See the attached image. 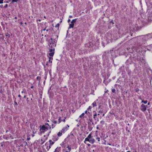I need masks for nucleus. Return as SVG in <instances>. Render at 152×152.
Instances as JSON below:
<instances>
[{
	"label": "nucleus",
	"instance_id": "obj_1",
	"mask_svg": "<svg viewBox=\"0 0 152 152\" xmlns=\"http://www.w3.org/2000/svg\"><path fill=\"white\" fill-rule=\"evenodd\" d=\"M48 128L45 126L44 125H42L40 129V131L41 133H44L45 131L47 130Z\"/></svg>",
	"mask_w": 152,
	"mask_h": 152
},
{
	"label": "nucleus",
	"instance_id": "obj_2",
	"mask_svg": "<svg viewBox=\"0 0 152 152\" xmlns=\"http://www.w3.org/2000/svg\"><path fill=\"white\" fill-rule=\"evenodd\" d=\"M77 20V19L73 20L71 22V24H69V28H73L74 26V23H75Z\"/></svg>",
	"mask_w": 152,
	"mask_h": 152
},
{
	"label": "nucleus",
	"instance_id": "obj_3",
	"mask_svg": "<svg viewBox=\"0 0 152 152\" xmlns=\"http://www.w3.org/2000/svg\"><path fill=\"white\" fill-rule=\"evenodd\" d=\"M91 134H89L87 137L85 139V140L84 141V143H86V142L87 141H88L89 142L90 141V139L91 138Z\"/></svg>",
	"mask_w": 152,
	"mask_h": 152
},
{
	"label": "nucleus",
	"instance_id": "obj_4",
	"mask_svg": "<svg viewBox=\"0 0 152 152\" xmlns=\"http://www.w3.org/2000/svg\"><path fill=\"white\" fill-rule=\"evenodd\" d=\"M147 107V106H145L144 104H142L141 105L140 109L142 111H145L146 110Z\"/></svg>",
	"mask_w": 152,
	"mask_h": 152
},
{
	"label": "nucleus",
	"instance_id": "obj_5",
	"mask_svg": "<svg viewBox=\"0 0 152 152\" xmlns=\"http://www.w3.org/2000/svg\"><path fill=\"white\" fill-rule=\"evenodd\" d=\"M54 48H52L50 49V52L51 53H49V55L50 56H53L54 54Z\"/></svg>",
	"mask_w": 152,
	"mask_h": 152
},
{
	"label": "nucleus",
	"instance_id": "obj_6",
	"mask_svg": "<svg viewBox=\"0 0 152 152\" xmlns=\"http://www.w3.org/2000/svg\"><path fill=\"white\" fill-rule=\"evenodd\" d=\"M49 145V144L48 143V142H46L45 144V146H46V149L47 150H49L50 148H51V146L50 145H49V146H48V145Z\"/></svg>",
	"mask_w": 152,
	"mask_h": 152
},
{
	"label": "nucleus",
	"instance_id": "obj_7",
	"mask_svg": "<svg viewBox=\"0 0 152 152\" xmlns=\"http://www.w3.org/2000/svg\"><path fill=\"white\" fill-rule=\"evenodd\" d=\"M95 141L94 139H92L90 140L89 142L92 144H93Z\"/></svg>",
	"mask_w": 152,
	"mask_h": 152
},
{
	"label": "nucleus",
	"instance_id": "obj_8",
	"mask_svg": "<svg viewBox=\"0 0 152 152\" xmlns=\"http://www.w3.org/2000/svg\"><path fill=\"white\" fill-rule=\"evenodd\" d=\"M49 142L50 143V146L51 145H52L54 143V142L52 141V140H49Z\"/></svg>",
	"mask_w": 152,
	"mask_h": 152
},
{
	"label": "nucleus",
	"instance_id": "obj_9",
	"mask_svg": "<svg viewBox=\"0 0 152 152\" xmlns=\"http://www.w3.org/2000/svg\"><path fill=\"white\" fill-rule=\"evenodd\" d=\"M62 134V132L61 131L59 132L57 134L58 136L60 137L61 136Z\"/></svg>",
	"mask_w": 152,
	"mask_h": 152
},
{
	"label": "nucleus",
	"instance_id": "obj_10",
	"mask_svg": "<svg viewBox=\"0 0 152 152\" xmlns=\"http://www.w3.org/2000/svg\"><path fill=\"white\" fill-rule=\"evenodd\" d=\"M85 115V114L84 113H83L81 115H80L79 116V117L80 118H82L83 117V116Z\"/></svg>",
	"mask_w": 152,
	"mask_h": 152
},
{
	"label": "nucleus",
	"instance_id": "obj_11",
	"mask_svg": "<svg viewBox=\"0 0 152 152\" xmlns=\"http://www.w3.org/2000/svg\"><path fill=\"white\" fill-rule=\"evenodd\" d=\"M92 105H93V107L96 106V102H94L92 103Z\"/></svg>",
	"mask_w": 152,
	"mask_h": 152
},
{
	"label": "nucleus",
	"instance_id": "obj_12",
	"mask_svg": "<svg viewBox=\"0 0 152 152\" xmlns=\"http://www.w3.org/2000/svg\"><path fill=\"white\" fill-rule=\"evenodd\" d=\"M66 130V129L65 128H64L63 129H62V130L61 131L62 132H64V131L65 130Z\"/></svg>",
	"mask_w": 152,
	"mask_h": 152
},
{
	"label": "nucleus",
	"instance_id": "obj_13",
	"mask_svg": "<svg viewBox=\"0 0 152 152\" xmlns=\"http://www.w3.org/2000/svg\"><path fill=\"white\" fill-rule=\"evenodd\" d=\"M142 102L144 103L145 104H146L147 102V100H146V101L142 100Z\"/></svg>",
	"mask_w": 152,
	"mask_h": 152
},
{
	"label": "nucleus",
	"instance_id": "obj_14",
	"mask_svg": "<svg viewBox=\"0 0 152 152\" xmlns=\"http://www.w3.org/2000/svg\"><path fill=\"white\" fill-rule=\"evenodd\" d=\"M37 79L39 81H40V79H41V77H40L38 76L37 77Z\"/></svg>",
	"mask_w": 152,
	"mask_h": 152
},
{
	"label": "nucleus",
	"instance_id": "obj_15",
	"mask_svg": "<svg viewBox=\"0 0 152 152\" xmlns=\"http://www.w3.org/2000/svg\"><path fill=\"white\" fill-rule=\"evenodd\" d=\"M61 121H62V120L61 119V117H60L58 119V123H60Z\"/></svg>",
	"mask_w": 152,
	"mask_h": 152
},
{
	"label": "nucleus",
	"instance_id": "obj_16",
	"mask_svg": "<svg viewBox=\"0 0 152 152\" xmlns=\"http://www.w3.org/2000/svg\"><path fill=\"white\" fill-rule=\"evenodd\" d=\"M112 91L113 93H115V90L114 88H113L112 90Z\"/></svg>",
	"mask_w": 152,
	"mask_h": 152
},
{
	"label": "nucleus",
	"instance_id": "obj_17",
	"mask_svg": "<svg viewBox=\"0 0 152 152\" xmlns=\"http://www.w3.org/2000/svg\"><path fill=\"white\" fill-rule=\"evenodd\" d=\"M97 115V114L96 113H95V114H94V119L95 120H96V119H95V117H96V116Z\"/></svg>",
	"mask_w": 152,
	"mask_h": 152
},
{
	"label": "nucleus",
	"instance_id": "obj_18",
	"mask_svg": "<svg viewBox=\"0 0 152 152\" xmlns=\"http://www.w3.org/2000/svg\"><path fill=\"white\" fill-rule=\"evenodd\" d=\"M67 148H68V150L69 151H70L71 150V148L70 147H69V146H68Z\"/></svg>",
	"mask_w": 152,
	"mask_h": 152
},
{
	"label": "nucleus",
	"instance_id": "obj_19",
	"mask_svg": "<svg viewBox=\"0 0 152 152\" xmlns=\"http://www.w3.org/2000/svg\"><path fill=\"white\" fill-rule=\"evenodd\" d=\"M59 23H58L56 25V26H55V27L56 28L57 27H59Z\"/></svg>",
	"mask_w": 152,
	"mask_h": 152
},
{
	"label": "nucleus",
	"instance_id": "obj_20",
	"mask_svg": "<svg viewBox=\"0 0 152 152\" xmlns=\"http://www.w3.org/2000/svg\"><path fill=\"white\" fill-rule=\"evenodd\" d=\"M53 59V58L51 57H50L49 58V62H50L52 63V61H50V60H51V59Z\"/></svg>",
	"mask_w": 152,
	"mask_h": 152
},
{
	"label": "nucleus",
	"instance_id": "obj_21",
	"mask_svg": "<svg viewBox=\"0 0 152 152\" xmlns=\"http://www.w3.org/2000/svg\"><path fill=\"white\" fill-rule=\"evenodd\" d=\"M3 0H0V4H2L3 3Z\"/></svg>",
	"mask_w": 152,
	"mask_h": 152
},
{
	"label": "nucleus",
	"instance_id": "obj_22",
	"mask_svg": "<svg viewBox=\"0 0 152 152\" xmlns=\"http://www.w3.org/2000/svg\"><path fill=\"white\" fill-rule=\"evenodd\" d=\"M53 122L54 124H56L57 123V121H54Z\"/></svg>",
	"mask_w": 152,
	"mask_h": 152
},
{
	"label": "nucleus",
	"instance_id": "obj_23",
	"mask_svg": "<svg viewBox=\"0 0 152 152\" xmlns=\"http://www.w3.org/2000/svg\"><path fill=\"white\" fill-rule=\"evenodd\" d=\"M17 0H12V2H17Z\"/></svg>",
	"mask_w": 152,
	"mask_h": 152
},
{
	"label": "nucleus",
	"instance_id": "obj_24",
	"mask_svg": "<svg viewBox=\"0 0 152 152\" xmlns=\"http://www.w3.org/2000/svg\"><path fill=\"white\" fill-rule=\"evenodd\" d=\"M41 141L42 142V143L41 144H43L44 143V141H43V140H42V139H41Z\"/></svg>",
	"mask_w": 152,
	"mask_h": 152
},
{
	"label": "nucleus",
	"instance_id": "obj_25",
	"mask_svg": "<svg viewBox=\"0 0 152 152\" xmlns=\"http://www.w3.org/2000/svg\"><path fill=\"white\" fill-rule=\"evenodd\" d=\"M100 123H101L102 124H104V121H101Z\"/></svg>",
	"mask_w": 152,
	"mask_h": 152
},
{
	"label": "nucleus",
	"instance_id": "obj_26",
	"mask_svg": "<svg viewBox=\"0 0 152 152\" xmlns=\"http://www.w3.org/2000/svg\"><path fill=\"white\" fill-rule=\"evenodd\" d=\"M8 6V5L7 4H6L4 6V8H6Z\"/></svg>",
	"mask_w": 152,
	"mask_h": 152
},
{
	"label": "nucleus",
	"instance_id": "obj_27",
	"mask_svg": "<svg viewBox=\"0 0 152 152\" xmlns=\"http://www.w3.org/2000/svg\"><path fill=\"white\" fill-rule=\"evenodd\" d=\"M96 139L97 140H98V141L99 142L100 141V138L99 137H98V138H97Z\"/></svg>",
	"mask_w": 152,
	"mask_h": 152
},
{
	"label": "nucleus",
	"instance_id": "obj_28",
	"mask_svg": "<svg viewBox=\"0 0 152 152\" xmlns=\"http://www.w3.org/2000/svg\"><path fill=\"white\" fill-rule=\"evenodd\" d=\"M139 91V89H136V92H138V91Z\"/></svg>",
	"mask_w": 152,
	"mask_h": 152
},
{
	"label": "nucleus",
	"instance_id": "obj_29",
	"mask_svg": "<svg viewBox=\"0 0 152 152\" xmlns=\"http://www.w3.org/2000/svg\"><path fill=\"white\" fill-rule=\"evenodd\" d=\"M70 21H71V20H70V19H69L68 20V23H69V22Z\"/></svg>",
	"mask_w": 152,
	"mask_h": 152
},
{
	"label": "nucleus",
	"instance_id": "obj_30",
	"mask_svg": "<svg viewBox=\"0 0 152 152\" xmlns=\"http://www.w3.org/2000/svg\"><path fill=\"white\" fill-rule=\"evenodd\" d=\"M52 48H53V47H52V46L51 45V46H50V49H52Z\"/></svg>",
	"mask_w": 152,
	"mask_h": 152
},
{
	"label": "nucleus",
	"instance_id": "obj_31",
	"mask_svg": "<svg viewBox=\"0 0 152 152\" xmlns=\"http://www.w3.org/2000/svg\"><path fill=\"white\" fill-rule=\"evenodd\" d=\"M15 104L16 105H18V104H17V103L16 102H15Z\"/></svg>",
	"mask_w": 152,
	"mask_h": 152
},
{
	"label": "nucleus",
	"instance_id": "obj_32",
	"mask_svg": "<svg viewBox=\"0 0 152 152\" xmlns=\"http://www.w3.org/2000/svg\"><path fill=\"white\" fill-rule=\"evenodd\" d=\"M70 135L72 136H74L73 134V133H71Z\"/></svg>",
	"mask_w": 152,
	"mask_h": 152
},
{
	"label": "nucleus",
	"instance_id": "obj_33",
	"mask_svg": "<svg viewBox=\"0 0 152 152\" xmlns=\"http://www.w3.org/2000/svg\"><path fill=\"white\" fill-rule=\"evenodd\" d=\"M25 92H26L25 91H22V93H25Z\"/></svg>",
	"mask_w": 152,
	"mask_h": 152
},
{
	"label": "nucleus",
	"instance_id": "obj_34",
	"mask_svg": "<svg viewBox=\"0 0 152 152\" xmlns=\"http://www.w3.org/2000/svg\"><path fill=\"white\" fill-rule=\"evenodd\" d=\"M62 121H63L64 122H65V119H63V120H62Z\"/></svg>",
	"mask_w": 152,
	"mask_h": 152
},
{
	"label": "nucleus",
	"instance_id": "obj_35",
	"mask_svg": "<svg viewBox=\"0 0 152 152\" xmlns=\"http://www.w3.org/2000/svg\"><path fill=\"white\" fill-rule=\"evenodd\" d=\"M6 36L7 37L8 36V37H9V35L8 34H6Z\"/></svg>",
	"mask_w": 152,
	"mask_h": 152
},
{
	"label": "nucleus",
	"instance_id": "obj_36",
	"mask_svg": "<svg viewBox=\"0 0 152 152\" xmlns=\"http://www.w3.org/2000/svg\"><path fill=\"white\" fill-rule=\"evenodd\" d=\"M111 23H112L113 24H114V23L113 22V20H112V21H111V22H110Z\"/></svg>",
	"mask_w": 152,
	"mask_h": 152
},
{
	"label": "nucleus",
	"instance_id": "obj_37",
	"mask_svg": "<svg viewBox=\"0 0 152 152\" xmlns=\"http://www.w3.org/2000/svg\"><path fill=\"white\" fill-rule=\"evenodd\" d=\"M39 21V22H40V21H41V20H40V19H39V20H37V21Z\"/></svg>",
	"mask_w": 152,
	"mask_h": 152
},
{
	"label": "nucleus",
	"instance_id": "obj_38",
	"mask_svg": "<svg viewBox=\"0 0 152 152\" xmlns=\"http://www.w3.org/2000/svg\"><path fill=\"white\" fill-rule=\"evenodd\" d=\"M69 18H72V16H71V15H69Z\"/></svg>",
	"mask_w": 152,
	"mask_h": 152
},
{
	"label": "nucleus",
	"instance_id": "obj_39",
	"mask_svg": "<svg viewBox=\"0 0 152 152\" xmlns=\"http://www.w3.org/2000/svg\"><path fill=\"white\" fill-rule=\"evenodd\" d=\"M87 113V110H86V111H85V113L86 114V113Z\"/></svg>",
	"mask_w": 152,
	"mask_h": 152
},
{
	"label": "nucleus",
	"instance_id": "obj_40",
	"mask_svg": "<svg viewBox=\"0 0 152 152\" xmlns=\"http://www.w3.org/2000/svg\"><path fill=\"white\" fill-rule=\"evenodd\" d=\"M20 23L21 25H22L23 24V23L22 22H20Z\"/></svg>",
	"mask_w": 152,
	"mask_h": 152
},
{
	"label": "nucleus",
	"instance_id": "obj_41",
	"mask_svg": "<svg viewBox=\"0 0 152 152\" xmlns=\"http://www.w3.org/2000/svg\"><path fill=\"white\" fill-rule=\"evenodd\" d=\"M18 97H21V96L19 94L18 95Z\"/></svg>",
	"mask_w": 152,
	"mask_h": 152
},
{
	"label": "nucleus",
	"instance_id": "obj_42",
	"mask_svg": "<svg viewBox=\"0 0 152 152\" xmlns=\"http://www.w3.org/2000/svg\"><path fill=\"white\" fill-rule=\"evenodd\" d=\"M91 107H90V106H89V107L88 108V109H91Z\"/></svg>",
	"mask_w": 152,
	"mask_h": 152
},
{
	"label": "nucleus",
	"instance_id": "obj_43",
	"mask_svg": "<svg viewBox=\"0 0 152 152\" xmlns=\"http://www.w3.org/2000/svg\"><path fill=\"white\" fill-rule=\"evenodd\" d=\"M15 19H17V17H15Z\"/></svg>",
	"mask_w": 152,
	"mask_h": 152
},
{
	"label": "nucleus",
	"instance_id": "obj_44",
	"mask_svg": "<svg viewBox=\"0 0 152 152\" xmlns=\"http://www.w3.org/2000/svg\"><path fill=\"white\" fill-rule=\"evenodd\" d=\"M46 27L43 29V31H45L46 30Z\"/></svg>",
	"mask_w": 152,
	"mask_h": 152
},
{
	"label": "nucleus",
	"instance_id": "obj_45",
	"mask_svg": "<svg viewBox=\"0 0 152 152\" xmlns=\"http://www.w3.org/2000/svg\"><path fill=\"white\" fill-rule=\"evenodd\" d=\"M30 139V137L27 138V140H29Z\"/></svg>",
	"mask_w": 152,
	"mask_h": 152
},
{
	"label": "nucleus",
	"instance_id": "obj_46",
	"mask_svg": "<svg viewBox=\"0 0 152 152\" xmlns=\"http://www.w3.org/2000/svg\"><path fill=\"white\" fill-rule=\"evenodd\" d=\"M33 87H34L33 86H31V88H33Z\"/></svg>",
	"mask_w": 152,
	"mask_h": 152
},
{
	"label": "nucleus",
	"instance_id": "obj_47",
	"mask_svg": "<svg viewBox=\"0 0 152 152\" xmlns=\"http://www.w3.org/2000/svg\"><path fill=\"white\" fill-rule=\"evenodd\" d=\"M53 126V124H52V128H54V127Z\"/></svg>",
	"mask_w": 152,
	"mask_h": 152
},
{
	"label": "nucleus",
	"instance_id": "obj_48",
	"mask_svg": "<svg viewBox=\"0 0 152 152\" xmlns=\"http://www.w3.org/2000/svg\"><path fill=\"white\" fill-rule=\"evenodd\" d=\"M150 102H148V105H150Z\"/></svg>",
	"mask_w": 152,
	"mask_h": 152
},
{
	"label": "nucleus",
	"instance_id": "obj_49",
	"mask_svg": "<svg viewBox=\"0 0 152 152\" xmlns=\"http://www.w3.org/2000/svg\"><path fill=\"white\" fill-rule=\"evenodd\" d=\"M46 125H48V126H49V124H48V123H47V124H46Z\"/></svg>",
	"mask_w": 152,
	"mask_h": 152
},
{
	"label": "nucleus",
	"instance_id": "obj_50",
	"mask_svg": "<svg viewBox=\"0 0 152 152\" xmlns=\"http://www.w3.org/2000/svg\"><path fill=\"white\" fill-rule=\"evenodd\" d=\"M96 128H97V129H99V127H98V126H97V127Z\"/></svg>",
	"mask_w": 152,
	"mask_h": 152
},
{
	"label": "nucleus",
	"instance_id": "obj_51",
	"mask_svg": "<svg viewBox=\"0 0 152 152\" xmlns=\"http://www.w3.org/2000/svg\"><path fill=\"white\" fill-rule=\"evenodd\" d=\"M26 96L25 95V96H24V98H26Z\"/></svg>",
	"mask_w": 152,
	"mask_h": 152
},
{
	"label": "nucleus",
	"instance_id": "obj_52",
	"mask_svg": "<svg viewBox=\"0 0 152 152\" xmlns=\"http://www.w3.org/2000/svg\"><path fill=\"white\" fill-rule=\"evenodd\" d=\"M2 7V5L1 6H0L1 7Z\"/></svg>",
	"mask_w": 152,
	"mask_h": 152
},
{
	"label": "nucleus",
	"instance_id": "obj_53",
	"mask_svg": "<svg viewBox=\"0 0 152 152\" xmlns=\"http://www.w3.org/2000/svg\"><path fill=\"white\" fill-rule=\"evenodd\" d=\"M88 146H90V144H88Z\"/></svg>",
	"mask_w": 152,
	"mask_h": 152
},
{
	"label": "nucleus",
	"instance_id": "obj_54",
	"mask_svg": "<svg viewBox=\"0 0 152 152\" xmlns=\"http://www.w3.org/2000/svg\"><path fill=\"white\" fill-rule=\"evenodd\" d=\"M49 31V29H48L46 30V31Z\"/></svg>",
	"mask_w": 152,
	"mask_h": 152
},
{
	"label": "nucleus",
	"instance_id": "obj_55",
	"mask_svg": "<svg viewBox=\"0 0 152 152\" xmlns=\"http://www.w3.org/2000/svg\"><path fill=\"white\" fill-rule=\"evenodd\" d=\"M127 152H130L129 151H127Z\"/></svg>",
	"mask_w": 152,
	"mask_h": 152
},
{
	"label": "nucleus",
	"instance_id": "obj_56",
	"mask_svg": "<svg viewBox=\"0 0 152 152\" xmlns=\"http://www.w3.org/2000/svg\"><path fill=\"white\" fill-rule=\"evenodd\" d=\"M3 146V145L2 144L1 145V146Z\"/></svg>",
	"mask_w": 152,
	"mask_h": 152
},
{
	"label": "nucleus",
	"instance_id": "obj_57",
	"mask_svg": "<svg viewBox=\"0 0 152 152\" xmlns=\"http://www.w3.org/2000/svg\"><path fill=\"white\" fill-rule=\"evenodd\" d=\"M5 138L6 140H7V137H6Z\"/></svg>",
	"mask_w": 152,
	"mask_h": 152
},
{
	"label": "nucleus",
	"instance_id": "obj_58",
	"mask_svg": "<svg viewBox=\"0 0 152 152\" xmlns=\"http://www.w3.org/2000/svg\"><path fill=\"white\" fill-rule=\"evenodd\" d=\"M44 18H46V17L45 16H44Z\"/></svg>",
	"mask_w": 152,
	"mask_h": 152
},
{
	"label": "nucleus",
	"instance_id": "obj_59",
	"mask_svg": "<svg viewBox=\"0 0 152 152\" xmlns=\"http://www.w3.org/2000/svg\"><path fill=\"white\" fill-rule=\"evenodd\" d=\"M31 95L32 96V97H33V95H32H32Z\"/></svg>",
	"mask_w": 152,
	"mask_h": 152
},
{
	"label": "nucleus",
	"instance_id": "obj_60",
	"mask_svg": "<svg viewBox=\"0 0 152 152\" xmlns=\"http://www.w3.org/2000/svg\"><path fill=\"white\" fill-rule=\"evenodd\" d=\"M62 20H61V21L60 22V23H61L62 22Z\"/></svg>",
	"mask_w": 152,
	"mask_h": 152
},
{
	"label": "nucleus",
	"instance_id": "obj_61",
	"mask_svg": "<svg viewBox=\"0 0 152 152\" xmlns=\"http://www.w3.org/2000/svg\"><path fill=\"white\" fill-rule=\"evenodd\" d=\"M51 39L52 40V39H53L52 38H51Z\"/></svg>",
	"mask_w": 152,
	"mask_h": 152
},
{
	"label": "nucleus",
	"instance_id": "obj_62",
	"mask_svg": "<svg viewBox=\"0 0 152 152\" xmlns=\"http://www.w3.org/2000/svg\"><path fill=\"white\" fill-rule=\"evenodd\" d=\"M25 23V24H26V23Z\"/></svg>",
	"mask_w": 152,
	"mask_h": 152
},
{
	"label": "nucleus",
	"instance_id": "obj_63",
	"mask_svg": "<svg viewBox=\"0 0 152 152\" xmlns=\"http://www.w3.org/2000/svg\"><path fill=\"white\" fill-rule=\"evenodd\" d=\"M67 126H68V127H69V126L68 125H67Z\"/></svg>",
	"mask_w": 152,
	"mask_h": 152
},
{
	"label": "nucleus",
	"instance_id": "obj_64",
	"mask_svg": "<svg viewBox=\"0 0 152 152\" xmlns=\"http://www.w3.org/2000/svg\"><path fill=\"white\" fill-rule=\"evenodd\" d=\"M66 152H69V151H66Z\"/></svg>",
	"mask_w": 152,
	"mask_h": 152
}]
</instances>
